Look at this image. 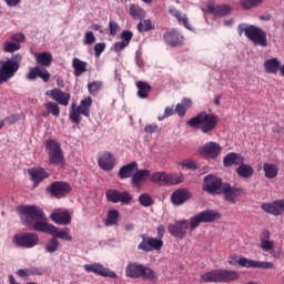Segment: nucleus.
I'll use <instances>...</instances> for the list:
<instances>
[{
    "mask_svg": "<svg viewBox=\"0 0 284 284\" xmlns=\"http://www.w3.org/2000/svg\"><path fill=\"white\" fill-rule=\"evenodd\" d=\"M219 219H221V213L214 210L202 211L195 216L190 217V221L180 220L174 224H169L168 232L171 236H174V239H180V241H182V239H185L187 230L194 232L201 223H214V221H219Z\"/></svg>",
    "mask_w": 284,
    "mask_h": 284,
    "instance_id": "f257e3e1",
    "label": "nucleus"
},
{
    "mask_svg": "<svg viewBox=\"0 0 284 284\" xmlns=\"http://www.w3.org/2000/svg\"><path fill=\"white\" fill-rule=\"evenodd\" d=\"M18 213L22 217V221L29 230L34 232H42L44 234H52L54 230V224H50L45 221V213L41 207L37 205H20L18 206Z\"/></svg>",
    "mask_w": 284,
    "mask_h": 284,
    "instance_id": "f03ea898",
    "label": "nucleus"
},
{
    "mask_svg": "<svg viewBox=\"0 0 284 284\" xmlns=\"http://www.w3.org/2000/svg\"><path fill=\"white\" fill-rule=\"evenodd\" d=\"M190 128H197L203 134H212L219 125V118L213 113L200 112L186 122Z\"/></svg>",
    "mask_w": 284,
    "mask_h": 284,
    "instance_id": "7ed1b4c3",
    "label": "nucleus"
},
{
    "mask_svg": "<svg viewBox=\"0 0 284 284\" xmlns=\"http://www.w3.org/2000/svg\"><path fill=\"white\" fill-rule=\"evenodd\" d=\"M237 32L240 37L244 36L253 45H260V48H267V32L254 24L241 23L237 26Z\"/></svg>",
    "mask_w": 284,
    "mask_h": 284,
    "instance_id": "20e7f679",
    "label": "nucleus"
},
{
    "mask_svg": "<svg viewBox=\"0 0 284 284\" xmlns=\"http://www.w3.org/2000/svg\"><path fill=\"white\" fill-rule=\"evenodd\" d=\"M23 57L20 53L13 54L10 59L0 60V85L8 83L21 68Z\"/></svg>",
    "mask_w": 284,
    "mask_h": 284,
    "instance_id": "39448f33",
    "label": "nucleus"
},
{
    "mask_svg": "<svg viewBox=\"0 0 284 284\" xmlns=\"http://www.w3.org/2000/svg\"><path fill=\"white\" fill-rule=\"evenodd\" d=\"M125 276L128 278H142V281H151V283H156V281H159V276L152 268L136 262L129 263L126 265Z\"/></svg>",
    "mask_w": 284,
    "mask_h": 284,
    "instance_id": "423d86ee",
    "label": "nucleus"
},
{
    "mask_svg": "<svg viewBox=\"0 0 284 284\" xmlns=\"http://www.w3.org/2000/svg\"><path fill=\"white\" fill-rule=\"evenodd\" d=\"M239 272L230 270H213L200 276L201 283H232L239 281Z\"/></svg>",
    "mask_w": 284,
    "mask_h": 284,
    "instance_id": "0eeeda50",
    "label": "nucleus"
},
{
    "mask_svg": "<svg viewBox=\"0 0 284 284\" xmlns=\"http://www.w3.org/2000/svg\"><path fill=\"white\" fill-rule=\"evenodd\" d=\"M44 145L49 156V165L63 168L65 165V154H63L61 144L57 140L49 139L44 142Z\"/></svg>",
    "mask_w": 284,
    "mask_h": 284,
    "instance_id": "6e6552de",
    "label": "nucleus"
},
{
    "mask_svg": "<svg viewBox=\"0 0 284 284\" xmlns=\"http://www.w3.org/2000/svg\"><path fill=\"white\" fill-rule=\"evenodd\" d=\"M90 108H92V97L81 100L79 106H77V103H72L69 111L70 121L79 125L81 123V114L87 118L90 116Z\"/></svg>",
    "mask_w": 284,
    "mask_h": 284,
    "instance_id": "1a4fd4ad",
    "label": "nucleus"
},
{
    "mask_svg": "<svg viewBox=\"0 0 284 284\" xmlns=\"http://www.w3.org/2000/svg\"><path fill=\"white\" fill-rule=\"evenodd\" d=\"M13 243L17 247L30 250L39 245V235L37 233H21L13 236Z\"/></svg>",
    "mask_w": 284,
    "mask_h": 284,
    "instance_id": "9d476101",
    "label": "nucleus"
},
{
    "mask_svg": "<svg viewBox=\"0 0 284 284\" xmlns=\"http://www.w3.org/2000/svg\"><path fill=\"white\" fill-rule=\"evenodd\" d=\"M142 242L138 245V250L142 252H160L163 248V240L152 237L148 234L140 235Z\"/></svg>",
    "mask_w": 284,
    "mask_h": 284,
    "instance_id": "9b49d317",
    "label": "nucleus"
},
{
    "mask_svg": "<svg viewBox=\"0 0 284 284\" xmlns=\"http://www.w3.org/2000/svg\"><path fill=\"white\" fill-rule=\"evenodd\" d=\"M223 152V146L216 142H206L199 149L200 156L203 159H219Z\"/></svg>",
    "mask_w": 284,
    "mask_h": 284,
    "instance_id": "f8f14e48",
    "label": "nucleus"
},
{
    "mask_svg": "<svg viewBox=\"0 0 284 284\" xmlns=\"http://www.w3.org/2000/svg\"><path fill=\"white\" fill-rule=\"evenodd\" d=\"M223 180L214 175H206L204 178L203 191L209 194H223Z\"/></svg>",
    "mask_w": 284,
    "mask_h": 284,
    "instance_id": "ddd939ff",
    "label": "nucleus"
},
{
    "mask_svg": "<svg viewBox=\"0 0 284 284\" xmlns=\"http://www.w3.org/2000/svg\"><path fill=\"white\" fill-rule=\"evenodd\" d=\"M47 192L54 196L55 199H63V196L72 192V186L67 182H53L50 186L47 187Z\"/></svg>",
    "mask_w": 284,
    "mask_h": 284,
    "instance_id": "4468645a",
    "label": "nucleus"
},
{
    "mask_svg": "<svg viewBox=\"0 0 284 284\" xmlns=\"http://www.w3.org/2000/svg\"><path fill=\"white\" fill-rule=\"evenodd\" d=\"M105 196L109 203H123L124 205H128V203L132 201V194H130V192H120L114 189L108 190Z\"/></svg>",
    "mask_w": 284,
    "mask_h": 284,
    "instance_id": "2eb2a0df",
    "label": "nucleus"
},
{
    "mask_svg": "<svg viewBox=\"0 0 284 284\" xmlns=\"http://www.w3.org/2000/svg\"><path fill=\"white\" fill-rule=\"evenodd\" d=\"M85 272H92L93 274H98V276H103L104 278H118V275L114 271L106 268L100 263L85 264Z\"/></svg>",
    "mask_w": 284,
    "mask_h": 284,
    "instance_id": "dca6fc26",
    "label": "nucleus"
},
{
    "mask_svg": "<svg viewBox=\"0 0 284 284\" xmlns=\"http://www.w3.org/2000/svg\"><path fill=\"white\" fill-rule=\"evenodd\" d=\"M28 174L30 176V181L33 183V187H39V184L43 183L45 179H50V173L41 166L28 169Z\"/></svg>",
    "mask_w": 284,
    "mask_h": 284,
    "instance_id": "f3484780",
    "label": "nucleus"
},
{
    "mask_svg": "<svg viewBox=\"0 0 284 284\" xmlns=\"http://www.w3.org/2000/svg\"><path fill=\"white\" fill-rule=\"evenodd\" d=\"M222 194H224V201L236 205V197L243 194V190L239 186H232L230 183H224L222 186Z\"/></svg>",
    "mask_w": 284,
    "mask_h": 284,
    "instance_id": "a211bd4d",
    "label": "nucleus"
},
{
    "mask_svg": "<svg viewBox=\"0 0 284 284\" xmlns=\"http://www.w3.org/2000/svg\"><path fill=\"white\" fill-rule=\"evenodd\" d=\"M50 219L55 225H70L72 223V215H70V212L68 210L63 209H55L50 214Z\"/></svg>",
    "mask_w": 284,
    "mask_h": 284,
    "instance_id": "6ab92c4d",
    "label": "nucleus"
},
{
    "mask_svg": "<svg viewBox=\"0 0 284 284\" xmlns=\"http://www.w3.org/2000/svg\"><path fill=\"white\" fill-rule=\"evenodd\" d=\"M237 265L241 267H253L257 270H274V264L272 262L254 261L247 257L240 258L237 261Z\"/></svg>",
    "mask_w": 284,
    "mask_h": 284,
    "instance_id": "aec40b11",
    "label": "nucleus"
},
{
    "mask_svg": "<svg viewBox=\"0 0 284 284\" xmlns=\"http://www.w3.org/2000/svg\"><path fill=\"white\" fill-rule=\"evenodd\" d=\"M262 210L266 214H272V216H281V214H284V199L264 203L262 204Z\"/></svg>",
    "mask_w": 284,
    "mask_h": 284,
    "instance_id": "412c9836",
    "label": "nucleus"
},
{
    "mask_svg": "<svg viewBox=\"0 0 284 284\" xmlns=\"http://www.w3.org/2000/svg\"><path fill=\"white\" fill-rule=\"evenodd\" d=\"M42 79L44 83H48L50 81V72H48V69H43L41 67H33L29 70V72L26 75L27 81H37V78Z\"/></svg>",
    "mask_w": 284,
    "mask_h": 284,
    "instance_id": "4be33fe9",
    "label": "nucleus"
},
{
    "mask_svg": "<svg viewBox=\"0 0 284 284\" xmlns=\"http://www.w3.org/2000/svg\"><path fill=\"white\" fill-rule=\"evenodd\" d=\"M163 39L168 45L171 48H179L183 45L184 38L179 33V31L172 29L170 31H166L163 36Z\"/></svg>",
    "mask_w": 284,
    "mask_h": 284,
    "instance_id": "5701e85b",
    "label": "nucleus"
},
{
    "mask_svg": "<svg viewBox=\"0 0 284 284\" xmlns=\"http://www.w3.org/2000/svg\"><path fill=\"white\" fill-rule=\"evenodd\" d=\"M206 12L214 17H227V14L232 12V8L227 4H209L206 7Z\"/></svg>",
    "mask_w": 284,
    "mask_h": 284,
    "instance_id": "b1692460",
    "label": "nucleus"
},
{
    "mask_svg": "<svg viewBox=\"0 0 284 284\" xmlns=\"http://www.w3.org/2000/svg\"><path fill=\"white\" fill-rule=\"evenodd\" d=\"M190 199H192V194H190L185 189H179L171 195V202L173 205H183V203H185V201H190Z\"/></svg>",
    "mask_w": 284,
    "mask_h": 284,
    "instance_id": "393cba45",
    "label": "nucleus"
},
{
    "mask_svg": "<svg viewBox=\"0 0 284 284\" xmlns=\"http://www.w3.org/2000/svg\"><path fill=\"white\" fill-rule=\"evenodd\" d=\"M49 97L53 99V101H57L59 105H69L71 95L70 93L63 92L61 89H53L50 91Z\"/></svg>",
    "mask_w": 284,
    "mask_h": 284,
    "instance_id": "a878e982",
    "label": "nucleus"
},
{
    "mask_svg": "<svg viewBox=\"0 0 284 284\" xmlns=\"http://www.w3.org/2000/svg\"><path fill=\"white\" fill-rule=\"evenodd\" d=\"M139 170V163L131 162L129 164L123 165L118 173L119 179L122 181L125 179H132L134 176V173Z\"/></svg>",
    "mask_w": 284,
    "mask_h": 284,
    "instance_id": "bb28decb",
    "label": "nucleus"
},
{
    "mask_svg": "<svg viewBox=\"0 0 284 284\" xmlns=\"http://www.w3.org/2000/svg\"><path fill=\"white\" fill-rule=\"evenodd\" d=\"M150 174L151 171L146 169L135 170V173L131 179V185H133V187H141V183H143V181H148V179H150Z\"/></svg>",
    "mask_w": 284,
    "mask_h": 284,
    "instance_id": "cd10ccee",
    "label": "nucleus"
},
{
    "mask_svg": "<svg viewBox=\"0 0 284 284\" xmlns=\"http://www.w3.org/2000/svg\"><path fill=\"white\" fill-rule=\"evenodd\" d=\"M241 163H245V158L239 153H227L223 159V165L224 168H232V165H239Z\"/></svg>",
    "mask_w": 284,
    "mask_h": 284,
    "instance_id": "c85d7f7f",
    "label": "nucleus"
},
{
    "mask_svg": "<svg viewBox=\"0 0 284 284\" xmlns=\"http://www.w3.org/2000/svg\"><path fill=\"white\" fill-rule=\"evenodd\" d=\"M36 63L42 65V68H50L52 65V53L50 52H37L34 53Z\"/></svg>",
    "mask_w": 284,
    "mask_h": 284,
    "instance_id": "c756f323",
    "label": "nucleus"
},
{
    "mask_svg": "<svg viewBox=\"0 0 284 284\" xmlns=\"http://www.w3.org/2000/svg\"><path fill=\"white\" fill-rule=\"evenodd\" d=\"M114 155L112 153H104L99 160L98 163L102 170L110 171L114 168Z\"/></svg>",
    "mask_w": 284,
    "mask_h": 284,
    "instance_id": "7c9ffc66",
    "label": "nucleus"
},
{
    "mask_svg": "<svg viewBox=\"0 0 284 284\" xmlns=\"http://www.w3.org/2000/svg\"><path fill=\"white\" fill-rule=\"evenodd\" d=\"M264 70L266 74H277L278 70H281V61L278 58H272L264 62Z\"/></svg>",
    "mask_w": 284,
    "mask_h": 284,
    "instance_id": "2f4dec72",
    "label": "nucleus"
},
{
    "mask_svg": "<svg viewBox=\"0 0 284 284\" xmlns=\"http://www.w3.org/2000/svg\"><path fill=\"white\" fill-rule=\"evenodd\" d=\"M72 68L74 70V72H73L74 77H81L84 72L88 71V62H85L79 58H73L72 59Z\"/></svg>",
    "mask_w": 284,
    "mask_h": 284,
    "instance_id": "473e14b6",
    "label": "nucleus"
},
{
    "mask_svg": "<svg viewBox=\"0 0 284 284\" xmlns=\"http://www.w3.org/2000/svg\"><path fill=\"white\" fill-rule=\"evenodd\" d=\"M192 108V99L183 98L181 103H178L175 106V114L180 116H185L187 114V110Z\"/></svg>",
    "mask_w": 284,
    "mask_h": 284,
    "instance_id": "72a5a7b5",
    "label": "nucleus"
},
{
    "mask_svg": "<svg viewBox=\"0 0 284 284\" xmlns=\"http://www.w3.org/2000/svg\"><path fill=\"white\" fill-rule=\"evenodd\" d=\"M51 236L54 239H61L62 241H72V235H70V229L65 227L63 230L53 226L51 231Z\"/></svg>",
    "mask_w": 284,
    "mask_h": 284,
    "instance_id": "f704fd0d",
    "label": "nucleus"
},
{
    "mask_svg": "<svg viewBox=\"0 0 284 284\" xmlns=\"http://www.w3.org/2000/svg\"><path fill=\"white\" fill-rule=\"evenodd\" d=\"M169 12H170V14H172V17H175V19H178L179 23L184 26V28H186V30H192V26L190 24V19L187 18L186 14L181 13V11H179L176 9H171Z\"/></svg>",
    "mask_w": 284,
    "mask_h": 284,
    "instance_id": "c9c22d12",
    "label": "nucleus"
},
{
    "mask_svg": "<svg viewBox=\"0 0 284 284\" xmlns=\"http://www.w3.org/2000/svg\"><path fill=\"white\" fill-rule=\"evenodd\" d=\"M237 176L242 179H250L254 174V168L250 164H245L242 162L240 166L236 169Z\"/></svg>",
    "mask_w": 284,
    "mask_h": 284,
    "instance_id": "e433bc0d",
    "label": "nucleus"
},
{
    "mask_svg": "<svg viewBox=\"0 0 284 284\" xmlns=\"http://www.w3.org/2000/svg\"><path fill=\"white\" fill-rule=\"evenodd\" d=\"M136 88H138V97L140 99H148L150 92H152V85L148 84V82L138 81Z\"/></svg>",
    "mask_w": 284,
    "mask_h": 284,
    "instance_id": "4c0bfd02",
    "label": "nucleus"
},
{
    "mask_svg": "<svg viewBox=\"0 0 284 284\" xmlns=\"http://www.w3.org/2000/svg\"><path fill=\"white\" fill-rule=\"evenodd\" d=\"M129 12L132 19H136L138 21L145 19V10L139 4H130Z\"/></svg>",
    "mask_w": 284,
    "mask_h": 284,
    "instance_id": "58836bf2",
    "label": "nucleus"
},
{
    "mask_svg": "<svg viewBox=\"0 0 284 284\" xmlns=\"http://www.w3.org/2000/svg\"><path fill=\"white\" fill-rule=\"evenodd\" d=\"M105 227H111L112 225H119V211L110 210L106 214V219L104 221Z\"/></svg>",
    "mask_w": 284,
    "mask_h": 284,
    "instance_id": "ea45409f",
    "label": "nucleus"
},
{
    "mask_svg": "<svg viewBox=\"0 0 284 284\" xmlns=\"http://www.w3.org/2000/svg\"><path fill=\"white\" fill-rule=\"evenodd\" d=\"M59 247H61V243L57 237L48 240L47 244L44 245L45 252L48 254H54V252H59Z\"/></svg>",
    "mask_w": 284,
    "mask_h": 284,
    "instance_id": "a19ab883",
    "label": "nucleus"
},
{
    "mask_svg": "<svg viewBox=\"0 0 284 284\" xmlns=\"http://www.w3.org/2000/svg\"><path fill=\"white\" fill-rule=\"evenodd\" d=\"M101 90H103V81L95 80L88 83V92L91 97H97Z\"/></svg>",
    "mask_w": 284,
    "mask_h": 284,
    "instance_id": "79ce46f5",
    "label": "nucleus"
},
{
    "mask_svg": "<svg viewBox=\"0 0 284 284\" xmlns=\"http://www.w3.org/2000/svg\"><path fill=\"white\" fill-rule=\"evenodd\" d=\"M264 172L266 179H276L278 176V168L274 164H264Z\"/></svg>",
    "mask_w": 284,
    "mask_h": 284,
    "instance_id": "37998d69",
    "label": "nucleus"
},
{
    "mask_svg": "<svg viewBox=\"0 0 284 284\" xmlns=\"http://www.w3.org/2000/svg\"><path fill=\"white\" fill-rule=\"evenodd\" d=\"M263 1L265 0H240V6H242L244 10H252L258 8Z\"/></svg>",
    "mask_w": 284,
    "mask_h": 284,
    "instance_id": "c03bdc74",
    "label": "nucleus"
},
{
    "mask_svg": "<svg viewBox=\"0 0 284 284\" xmlns=\"http://www.w3.org/2000/svg\"><path fill=\"white\" fill-rule=\"evenodd\" d=\"M18 50H21V44L16 43L14 41H6L3 45V52H7L9 54H12V52H17Z\"/></svg>",
    "mask_w": 284,
    "mask_h": 284,
    "instance_id": "a18cd8bd",
    "label": "nucleus"
},
{
    "mask_svg": "<svg viewBox=\"0 0 284 284\" xmlns=\"http://www.w3.org/2000/svg\"><path fill=\"white\" fill-rule=\"evenodd\" d=\"M166 185H179V183H183V176H179L178 174H168L165 175Z\"/></svg>",
    "mask_w": 284,
    "mask_h": 284,
    "instance_id": "49530a36",
    "label": "nucleus"
},
{
    "mask_svg": "<svg viewBox=\"0 0 284 284\" xmlns=\"http://www.w3.org/2000/svg\"><path fill=\"white\" fill-rule=\"evenodd\" d=\"M138 30L139 32H150V30H154V24H152V20L146 19L139 22Z\"/></svg>",
    "mask_w": 284,
    "mask_h": 284,
    "instance_id": "de8ad7c7",
    "label": "nucleus"
},
{
    "mask_svg": "<svg viewBox=\"0 0 284 284\" xmlns=\"http://www.w3.org/2000/svg\"><path fill=\"white\" fill-rule=\"evenodd\" d=\"M44 108L49 111V114H52L53 116H60L61 114V109L59 108V104L54 102L45 103Z\"/></svg>",
    "mask_w": 284,
    "mask_h": 284,
    "instance_id": "09e8293b",
    "label": "nucleus"
},
{
    "mask_svg": "<svg viewBox=\"0 0 284 284\" xmlns=\"http://www.w3.org/2000/svg\"><path fill=\"white\" fill-rule=\"evenodd\" d=\"M139 203L140 205H143V207H150L154 205V200H152V196H150V194L144 193L139 196Z\"/></svg>",
    "mask_w": 284,
    "mask_h": 284,
    "instance_id": "8fccbe9b",
    "label": "nucleus"
},
{
    "mask_svg": "<svg viewBox=\"0 0 284 284\" xmlns=\"http://www.w3.org/2000/svg\"><path fill=\"white\" fill-rule=\"evenodd\" d=\"M179 165H181L182 170H199V166L194 160H183L179 163Z\"/></svg>",
    "mask_w": 284,
    "mask_h": 284,
    "instance_id": "3c124183",
    "label": "nucleus"
},
{
    "mask_svg": "<svg viewBox=\"0 0 284 284\" xmlns=\"http://www.w3.org/2000/svg\"><path fill=\"white\" fill-rule=\"evenodd\" d=\"M165 172H156L150 176L151 183H165Z\"/></svg>",
    "mask_w": 284,
    "mask_h": 284,
    "instance_id": "603ef678",
    "label": "nucleus"
},
{
    "mask_svg": "<svg viewBox=\"0 0 284 284\" xmlns=\"http://www.w3.org/2000/svg\"><path fill=\"white\" fill-rule=\"evenodd\" d=\"M97 42V38L92 31H88L84 33V45H92V43Z\"/></svg>",
    "mask_w": 284,
    "mask_h": 284,
    "instance_id": "864d4df0",
    "label": "nucleus"
},
{
    "mask_svg": "<svg viewBox=\"0 0 284 284\" xmlns=\"http://www.w3.org/2000/svg\"><path fill=\"white\" fill-rule=\"evenodd\" d=\"M261 248L264 252H270V251L274 250V242L270 241V240H262L261 241Z\"/></svg>",
    "mask_w": 284,
    "mask_h": 284,
    "instance_id": "5fc2aeb1",
    "label": "nucleus"
},
{
    "mask_svg": "<svg viewBox=\"0 0 284 284\" xmlns=\"http://www.w3.org/2000/svg\"><path fill=\"white\" fill-rule=\"evenodd\" d=\"M134 37V33H132V31H122L121 33V39L122 42L126 43V45H130V42L132 41V38Z\"/></svg>",
    "mask_w": 284,
    "mask_h": 284,
    "instance_id": "6e6d98bb",
    "label": "nucleus"
},
{
    "mask_svg": "<svg viewBox=\"0 0 284 284\" xmlns=\"http://www.w3.org/2000/svg\"><path fill=\"white\" fill-rule=\"evenodd\" d=\"M10 39L13 41V43H19V45H21V43L26 41V36L23 33H14L10 37Z\"/></svg>",
    "mask_w": 284,
    "mask_h": 284,
    "instance_id": "4d7b16f0",
    "label": "nucleus"
},
{
    "mask_svg": "<svg viewBox=\"0 0 284 284\" xmlns=\"http://www.w3.org/2000/svg\"><path fill=\"white\" fill-rule=\"evenodd\" d=\"M95 57H101L102 52H105V42H100L94 45Z\"/></svg>",
    "mask_w": 284,
    "mask_h": 284,
    "instance_id": "13d9d810",
    "label": "nucleus"
},
{
    "mask_svg": "<svg viewBox=\"0 0 284 284\" xmlns=\"http://www.w3.org/2000/svg\"><path fill=\"white\" fill-rule=\"evenodd\" d=\"M109 28L111 37H116V32H119V24L114 21H110Z\"/></svg>",
    "mask_w": 284,
    "mask_h": 284,
    "instance_id": "bf43d9fd",
    "label": "nucleus"
},
{
    "mask_svg": "<svg viewBox=\"0 0 284 284\" xmlns=\"http://www.w3.org/2000/svg\"><path fill=\"white\" fill-rule=\"evenodd\" d=\"M128 43L120 41V42H115L113 45V50L114 52H121V50H125V48H128Z\"/></svg>",
    "mask_w": 284,
    "mask_h": 284,
    "instance_id": "052dcab7",
    "label": "nucleus"
},
{
    "mask_svg": "<svg viewBox=\"0 0 284 284\" xmlns=\"http://www.w3.org/2000/svg\"><path fill=\"white\" fill-rule=\"evenodd\" d=\"M44 271L42 268L32 267L29 268V276H43Z\"/></svg>",
    "mask_w": 284,
    "mask_h": 284,
    "instance_id": "680f3d73",
    "label": "nucleus"
},
{
    "mask_svg": "<svg viewBox=\"0 0 284 284\" xmlns=\"http://www.w3.org/2000/svg\"><path fill=\"white\" fill-rule=\"evenodd\" d=\"M156 232H158V237H156L158 241H163V237L165 236V226L163 225L158 226Z\"/></svg>",
    "mask_w": 284,
    "mask_h": 284,
    "instance_id": "e2e57ef3",
    "label": "nucleus"
},
{
    "mask_svg": "<svg viewBox=\"0 0 284 284\" xmlns=\"http://www.w3.org/2000/svg\"><path fill=\"white\" fill-rule=\"evenodd\" d=\"M155 130H159V125L156 124H148L145 128H144V132H148L149 134H153V132Z\"/></svg>",
    "mask_w": 284,
    "mask_h": 284,
    "instance_id": "0e129e2a",
    "label": "nucleus"
},
{
    "mask_svg": "<svg viewBox=\"0 0 284 284\" xmlns=\"http://www.w3.org/2000/svg\"><path fill=\"white\" fill-rule=\"evenodd\" d=\"M17 274L21 277V278H26V276H30V268H20L17 271Z\"/></svg>",
    "mask_w": 284,
    "mask_h": 284,
    "instance_id": "69168bd1",
    "label": "nucleus"
},
{
    "mask_svg": "<svg viewBox=\"0 0 284 284\" xmlns=\"http://www.w3.org/2000/svg\"><path fill=\"white\" fill-rule=\"evenodd\" d=\"M4 2L9 8H17L21 3V0H4Z\"/></svg>",
    "mask_w": 284,
    "mask_h": 284,
    "instance_id": "338daca9",
    "label": "nucleus"
},
{
    "mask_svg": "<svg viewBox=\"0 0 284 284\" xmlns=\"http://www.w3.org/2000/svg\"><path fill=\"white\" fill-rule=\"evenodd\" d=\"M172 114H174V108L166 106L164 110V116H172Z\"/></svg>",
    "mask_w": 284,
    "mask_h": 284,
    "instance_id": "774afa93",
    "label": "nucleus"
}]
</instances>
